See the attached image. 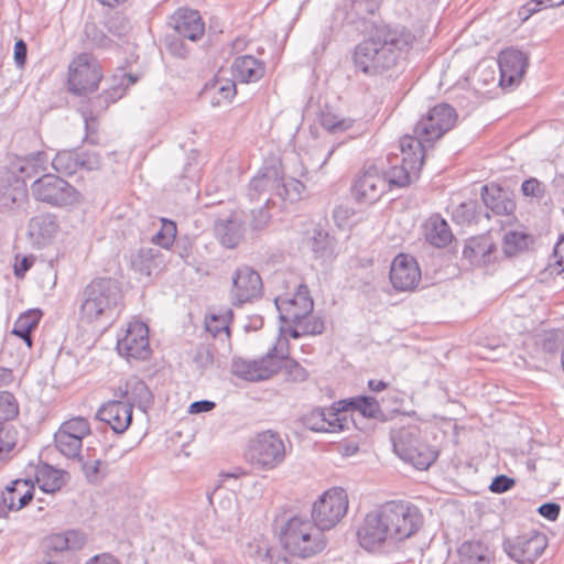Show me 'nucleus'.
I'll use <instances>...</instances> for the list:
<instances>
[{"label":"nucleus","mask_w":564,"mask_h":564,"mask_svg":"<svg viewBox=\"0 0 564 564\" xmlns=\"http://www.w3.org/2000/svg\"><path fill=\"white\" fill-rule=\"evenodd\" d=\"M184 40L185 39L176 34L169 35L166 39V46L169 52L174 56L185 58L189 53V48L184 43Z\"/></svg>","instance_id":"obj_62"},{"label":"nucleus","mask_w":564,"mask_h":564,"mask_svg":"<svg viewBox=\"0 0 564 564\" xmlns=\"http://www.w3.org/2000/svg\"><path fill=\"white\" fill-rule=\"evenodd\" d=\"M117 350L127 359H147L151 355L148 326L140 321L129 323L124 335L118 338Z\"/></svg>","instance_id":"obj_14"},{"label":"nucleus","mask_w":564,"mask_h":564,"mask_svg":"<svg viewBox=\"0 0 564 564\" xmlns=\"http://www.w3.org/2000/svg\"><path fill=\"white\" fill-rule=\"evenodd\" d=\"M232 75L242 83L259 80L264 74L263 63L251 55L237 57L232 63Z\"/></svg>","instance_id":"obj_29"},{"label":"nucleus","mask_w":564,"mask_h":564,"mask_svg":"<svg viewBox=\"0 0 564 564\" xmlns=\"http://www.w3.org/2000/svg\"><path fill=\"white\" fill-rule=\"evenodd\" d=\"M532 271L535 272V281L531 288L536 291L539 300L543 301L549 297L552 289L549 284L554 280V278L560 274L563 270L554 262V263H545L544 259L534 258V262L532 265Z\"/></svg>","instance_id":"obj_27"},{"label":"nucleus","mask_w":564,"mask_h":564,"mask_svg":"<svg viewBox=\"0 0 564 564\" xmlns=\"http://www.w3.org/2000/svg\"><path fill=\"white\" fill-rule=\"evenodd\" d=\"M57 231L58 223L56 216L51 213L36 215L28 224V235L37 247L47 245Z\"/></svg>","instance_id":"obj_24"},{"label":"nucleus","mask_w":564,"mask_h":564,"mask_svg":"<svg viewBox=\"0 0 564 564\" xmlns=\"http://www.w3.org/2000/svg\"><path fill=\"white\" fill-rule=\"evenodd\" d=\"M80 318L87 323L116 316L123 305L120 283L111 278H97L83 290Z\"/></svg>","instance_id":"obj_3"},{"label":"nucleus","mask_w":564,"mask_h":564,"mask_svg":"<svg viewBox=\"0 0 564 564\" xmlns=\"http://www.w3.org/2000/svg\"><path fill=\"white\" fill-rule=\"evenodd\" d=\"M108 31L113 35L121 37L124 36L129 30L130 24L126 17L121 14H115L111 17L107 23Z\"/></svg>","instance_id":"obj_61"},{"label":"nucleus","mask_w":564,"mask_h":564,"mask_svg":"<svg viewBox=\"0 0 564 564\" xmlns=\"http://www.w3.org/2000/svg\"><path fill=\"white\" fill-rule=\"evenodd\" d=\"M289 324L292 325L289 334L295 339L307 335H319L324 332V322L318 317L312 316L311 313L297 321H291Z\"/></svg>","instance_id":"obj_34"},{"label":"nucleus","mask_w":564,"mask_h":564,"mask_svg":"<svg viewBox=\"0 0 564 564\" xmlns=\"http://www.w3.org/2000/svg\"><path fill=\"white\" fill-rule=\"evenodd\" d=\"M35 200L52 207H68L82 202V194L67 181L55 174H44L31 185Z\"/></svg>","instance_id":"obj_8"},{"label":"nucleus","mask_w":564,"mask_h":564,"mask_svg":"<svg viewBox=\"0 0 564 564\" xmlns=\"http://www.w3.org/2000/svg\"><path fill=\"white\" fill-rule=\"evenodd\" d=\"M176 189L180 192L192 191L199 180V165L197 162V153L192 152L188 161L183 166L182 172L176 176Z\"/></svg>","instance_id":"obj_38"},{"label":"nucleus","mask_w":564,"mask_h":564,"mask_svg":"<svg viewBox=\"0 0 564 564\" xmlns=\"http://www.w3.org/2000/svg\"><path fill=\"white\" fill-rule=\"evenodd\" d=\"M54 442L57 451L67 458H78L82 460L80 451L83 442L76 436L57 431L54 435Z\"/></svg>","instance_id":"obj_41"},{"label":"nucleus","mask_w":564,"mask_h":564,"mask_svg":"<svg viewBox=\"0 0 564 564\" xmlns=\"http://www.w3.org/2000/svg\"><path fill=\"white\" fill-rule=\"evenodd\" d=\"M205 328L213 337L221 335L229 337L228 318L224 315H209L205 321Z\"/></svg>","instance_id":"obj_60"},{"label":"nucleus","mask_w":564,"mask_h":564,"mask_svg":"<svg viewBox=\"0 0 564 564\" xmlns=\"http://www.w3.org/2000/svg\"><path fill=\"white\" fill-rule=\"evenodd\" d=\"M387 189L386 180L376 169H369L358 176L351 187V194L358 203L375 204Z\"/></svg>","instance_id":"obj_18"},{"label":"nucleus","mask_w":564,"mask_h":564,"mask_svg":"<svg viewBox=\"0 0 564 564\" xmlns=\"http://www.w3.org/2000/svg\"><path fill=\"white\" fill-rule=\"evenodd\" d=\"M286 456L283 438L278 432L268 430L258 433L248 443L246 459L260 470H272L281 465Z\"/></svg>","instance_id":"obj_7"},{"label":"nucleus","mask_w":564,"mask_h":564,"mask_svg":"<svg viewBox=\"0 0 564 564\" xmlns=\"http://www.w3.org/2000/svg\"><path fill=\"white\" fill-rule=\"evenodd\" d=\"M281 366L282 358L278 356V346H274L258 360L235 358L231 371L235 376L248 381H262L278 372Z\"/></svg>","instance_id":"obj_12"},{"label":"nucleus","mask_w":564,"mask_h":564,"mask_svg":"<svg viewBox=\"0 0 564 564\" xmlns=\"http://www.w3.org/2000/svg\"><path fill=\"white\" fill-rule=\"evenodd\" d=\"M456 119L457 115L452 106L447 104L436 105L415 124L414 135L409 137L419 140L421 149L424 150L425 143H431L449 131Z\"/></svg>","instance_id":"obj_10"},{"label":"nucleus","mask_w":564,"mask_h":564,"mask_svg":"<svg viewBox=\"0 0 564 564\" xmlns=\"http://www.w3.org/2000/svg\"><path fill=\"white\" fill-rule=\"evenodd\" d=\"M207 91L217 94L219 97L213 100V105L229 102L237 94L236 84L232 79L217 77L215 82L206 86Z\"/></svg>","instance_id":"obj_45"},{"label":"nucleus","mask_w":564,"mask_h":564,"mask_svg":"<svg viewBox=\"0 0 564 564\" xmlns=\"http://www.w3.org/2000/svg\"><path fill=\"white\" fill-rule=\"evenodd\" d=\"M124 89L120 87H112L104 91L100 96H98L94 101V106H98L101 110H105L110 104L115 102L117 99L121 98Z\"/></svg>","instance_id":"obj_63"},{"label":"nucleus","mask_w":564,"mask_h":564,"mask_svg":"<svg viewBox=\"0 0 564 564\" xmlns=\"http://www.w3.org/2000/svg\"><path fill=\"white\" fill-rule=\"evenodd\" d=\"M262 292V280L259 273L250 267H240L232 276L231 301L234 305H242Z\"/></svg>","instance_id":"obj_15"},{"label":"nucleus","mask_w":564,"mask_h":564,"mask_svg":"<svg viewBox=\"0 0 564 564\" xmlns=\"http://www.w3.org/2000/svg\"><path fill=\"white\" fill-rule=\"evenodd\" d=\"M34 496V486L30 480L15 479L4 489H0V518L10 511H19L28 506Z\"/></svg>","instance_id":"obj_16"},{"label":"nucleus","mask_w":564,"mask_h":564,"mask_svg":"<svg viewBox=\"0 0 564 564\" xmlns=\"http://www.w3.org/2000/svg\"><path fill=\"white\" fill-rule=\"evenodd\" d=\"M67 478L68 474L66 471L46 465L37 471L36 482L44 492L54 494L61 490Z\"/></svg>","instance_id":"obj_32"},{"label":"nucleus","mask_w":564,"mask_h":564,"mask_svg":"<svg viewBox=\"0 0 564 564\" xmlns=\"http://www.w3.org/2000/svg\"><path fill=\"white\" fill-rule=\"evenodd\" d=\"M529 246V236L524 231L510 230L503 236V252L511 257Z\"/></svg>","instance_id":"obj_51"},{"label":"nucleus","mask_w":564,"mask_h":564,"mask_svg":"<svg viewBox=\"0 0 564 564\" xmlns=\"http://www.w3.org/2000/svg\"><path fill=\"white\" fill-rule=\"evenodd\" d=\"M423 524V516L414 505L389 501L368 513L358 529L360 545L377 551L414 535Z\"/></svg>","instance_id":"obj_1"},{"label":"nucleus","mask_w":564,"mask_h":564,"mask_svg":"<svg viewBox=\"0 0 564 564\" xmlns=\"http://www.w3.org/2000/svg\"><path fill=\"white\" fill-rule=\"evenodd\" d=\"M305 185L299 180L279 176L278 185H275V196L282 200L295 202L302 196Z\"/></svg>","instance_id":"obj_40"},{"label":"nucleus","mask_w":564,"mask_h":564,"mask_svg":"<svg viewBox=\"0 0 564 564\" xmlns=\"http://www.w3.org/2000/svg\"><path fill=\"white\" fill-rule=\"evenodd\" d=\"M459 557L468 564H487L489 562L488 547L480 541H466L458 549Z\"/></svg>","instance_id":"obj_37"},{"label":"nucleus","mask_w":564,"mask_h":564,"mask_svg":"<svg viewBox=\"0 0 564 564\" xmlns=\"http://www.w3.org/2000/svg\"><path fill=\"white\" fill-rule=\"evenodd\" d=\"M311 250L317 256L327 258L333 253V239L322 230H316L314 236L308 240Z\"/></svg>","instance_id":"obj_52"},{"label":"nucleus","mask_w":564,"mask_h":564,"mask_svg":"<svg viewBox=\"0 0 564 564\" xmlns=\"http://www.w3.org/2000/svg\"><path fill=\"white\" fill-rule=\"evenodd\" d=\"M498 66L500 72L499 85L511 87L524 76L527 57L521 51L507 48L500 53Z\"/></svg>","instance_id":"obj_20"},{"label":"nucleus","mask_w":564,"mask_h":564,"mask_svg":"<svg viewBox=\"0 0 564 564\" xmlns=\"http://www.w3.org/2000/svg\"><path fill=\"white\" fill-rule=\"evenodd\" d=\"M426 238L436 247L446 246L452 240L448 224L440 216L431 217L426 225Z\"/></svg>","instance_id":"obj_35"},{"label":"nucleus","mask_w":564,"mask_h":564,"mask_svg":"<svg viewBox=\"0 0 564 564\" xmlns=\"http://www.w3.org/2000/svg\"><path fill=\"white\" fill-rule=\"evenodd\" d=\"M421 279L417 262L411 256L398 254L390 268V281L398 291H412Z\"/></svg>","instance_id":"obj_17"},{"label":"nucleus","mask_w":564,"mask_h":564,"mask_svg":"<svg viewBox=\"0 0 564 564\" xmlns=\"http://www.w3.org/2000/svg\"><path fill=\"white\" fill-rule=\"evenodd\" d=\"M41 317L42 311L39 308H33L24 312L15 321L11 334L21 338L26 344L28 348H32V332L37 327Z\"/></svg>","instance_id":"obj_30"},{"label":"nucleus","mask_w":564,"mask_h":564,"mask_svg":"<svg viewBox=\"0 0 564 564\" xmlns=\"http://www.w3.org/2000/svg\"><path fill=\"white\" fill-rule=\"evenodd\" d=\"M390 441L393 452L417 469H427L437 458V452L421 441V430L415 424L393 427Z\"/></svg>","instance_id":"obj_5"},{"label":"nucleus","mask_w":564,"mask_h":564,"mask_svg":"<svg viewBox=\"0 0 564 564\" xmlns=\"http://www.w3.org/2000/svg\"><path fill=\"white\" fill-rule=\"evenodd\" d=\"M161 252L155 248H141L132 260L133 267L142 274L150 275L162 263Z\"/></svg>","instance_id":"obj_39"},{"label":"nucleus","mask_w":564,"mask_h":564,"mask_svg":"<svg viewBox=\"0 0 564 564\" xmlns=\"http://www.w3.org/2000/svg\"><path fill=\"white\" fill-rule=\"evenodd\" d=\"M25 198V191L18 180L14 184L0 180V208H12Z\"/></svg>","instance_id":"obj_42"},{"label":"nucleus","mask_w":564,"mask_h":564,"mask_svg":"<svg viewBox=\"0 0 564 564\" xmlns=\"http://www.w3.org/2000/svg\"><path fill=\"white\" fill-rule=\"evenodd\" d=\"M101 164L98 152L83 149L58 151L52 160L53 169L66 176L75 174L78 170L98 171Z\"/></svg>","instance_id":"obj_13"},{"label":"nucleus","mask_w":564,"mask_h":564,"mask_svg":"<svg viewBox=\"0 0 564 564\" xmlns=\"http://www.w3.org/2000/svg\"><path fill=\"white\" fill-rule=\"evenodd\" d=\"M278 356L282 358V369L285 379L292 382H303L307 379L308 372L296 360L289 358L284 351L278 349Z\"/></svg>","instance_id":"obj_49"},{"label":"nucleus","mask_w":564,"mask_h":564,"mask_svg":"<svg viewBox=\"0 0 564 564\" xmlns=\"http://www.w3.org/2000/svg\"><path fill=\"white\" fill-rule=\"evenodd\" d=\"M19 415V403L13 393L9 391H0V424L12 425L13 421Z\"/></svg>","instance_id":"obj_47"},{"label":"nucleus","mask_w":564,"mask_h":564,"mask_svg":"<svg viewBox=\"0 0 564 564\" xmlns=\"http://www.w3.org/2000/svg\"><path fill=\"white\" fill-rule=\"evenodd\" d=\"M552 210V199L545 192V186L536 178L531 177V213L547 216Z\"/></svg>","instance_id":"obj_36"},{"label":"nucleus","mask_w":564,"mask_h":564,"mask_svg":"<svg viewBox=\"0 0 564 564\" xmlns=\"http://www.w3.org/2000/svg\"><path fill=\"white\" fill-rule=\"evenodd\" d=\"M528 549L529 539L525 536H517L505 542V550L514 564H528Z\"/></svg>","instance_id":"obj_48"},{"label":"nucleus","mask_w":564,"mask_h":564,"mask_svg":"<svg viewBox=\"0 0 564 564\" xmlns=\"http://www.w3.org/2000/svg\"><path fill=\"white\" fill-rule=\"evenodd\" d=\"M283 549L292 556L308 558L326 546L324 534L308 520L293 517L280 532Z\"/></svg>","instance_id":"obj_4"},{"label":"nucleus","mask_w":564,"mask_h":564,"mask_svg":"<svg viewBox=\"0 0 564 564\" xmlns=\"http://www.w3.org/2000/svg\"><path fill=\"white\" fill-rule=\"evenodd\" d=\"M75 536V532H67L66 534H55L50 536L45 543V561H54L53 553L57 554L72 547L70 539Z\"/></svg>","instance_id":"obj_50"},{"label":"nucleus","mask_w":564,"mask_h":564,"mask_svg":"<svg viewBox=\"0 0 564 564\" xmlns=\"http://www.w3.org/2000/svg\"><path fill=\"white\" fill-rule=\"evenodd\" d=\"M477 208L478 203L476 200L460 203L453 212V220L460 226L478 223L480 213Z\"/></svg>","instance_id":"obj_46"},{"label":"nucleus","mask_w":564,"mask_h":564,"mask_svg":"<svg viewBox=\"0 0 564 564\" xmlns=\"http://www.w3.org/2000/svg\"><path fill=\"white\" fill-rule=\"evenodd\" d=\"M339 404H346L352 412L369 419H381L383 416L379 402L369 395H360L347 400H340Z\"/></svg>","instance_id":"obj_33"},{"label":"nucleus","mask_w":564,"mask_h":564,"mask_svg":"<svg viewBox=\"0 0 564 564\" xmlns=\"http://www.w3.org/2000/svg\"><path fill=\"white\" fill-rule=\"evenodd\" d=\"M57 431L76 436L83 442V438L90 434V426L86 419L77 416L64 422Z\"/></svg>","instance_id":"obj_56"},{"label":"nucleus","mask_w":564,"mask_h":564,"mask_svg":"<svg viewBox=\"0 0 564 564\" xmlns=\"http://www.w3.org/2000/svg\"><path fill=\"white\" fill-rule=\"evenodd\" d=\"M280 172L276 166L264 167L257 176H254L248 188V195L251 199H260L262 195L269 194L264 198V204L273 203L272 197L275 196V185L279 182Z\"/></svg>","instance_id":"obj_25"},{"label":"nucleus","mask_w":564,"mask_h":564,"mask_svg":"<svg viewBox=\"0 0 564 564\" xmlns=\"http://www.w3.org/2000/svg\"><path fill=\"white\" fill-rule=\"evenodd\" d=\"M194 362L200 371H204L212 367L214 362V355L210 348L207 346L198 347L194 356Z\"/></svg>","instance_id":"obj_64"},{"label":"nucleus","mask_w":564,"mask_h":564,"mask_svg":"<svg viewBox=\"0 0 564 564\" xmlns=\"http://www.w3.org/2000/svg\"><path fill=\"white\" fill-rule=\"evenodd\" d=\"M248 554L258 561V564H290L286 555L282 554L276 547L269 546L263 541H257L248 544Z\"/></svg>","instance_id":"obj_31"},{"label":"nucleus","mask_w":564,"mask_h":564,"mask_svg":"<svg viewBox=\"0 0 564 564\" xmlns=\"http://www.w3.org/2000/svg\"><path fill=\"white\" fill-rule=\"evenodd\" d=\"M302 424L313 432H325V430L333 429L329 423L326 422V411L322 409H315L301 417Z\"/></svg>","instance_id":"obj_55"},{"label":"nucleus","mask_w":564,"mask_h":564,"mask_svg":"<svg viewBox=\"0 0 564 564\" xmlns=\"http://www.w3.org/2000/svg\"><path fill=\"white\" fill-rule=\"evenodd\" d=\"M415 36L404 26L377 29L375 34L359 43L354 53L356 68L366 75H377L393 67L412 47Z\"/></svg>","instance_id":"obj_2"},{"label":"nucleus","mask_w":564,"mask_h":564,"mask_svg":"<svg viewBox=\"0 0 564 564\" xmlns=\"http://www.w3.org/2000/svg\"><path fill=\"white\" fill-rule=\"evenodd\" d=\"M496 251L497 246L489 231L486 235L471 238L464 247L463 256L471 263L486 265L494 260L492 253Z\"/></svg>","instance_id":"obj_26"},{"label":"nucleus","mask_w":564,"mask_h":564,"mask_svg":"<svg viewBox=\"0 0 564 564\" xmlns=\"http://www.w3.org/2000/svg\"><path fill=\"white\" fill-rule=\"evenodd\" d=\"M336 405L326 411V422L334 429L325 430V432L335 433L347 430L349 421L355 420L352 415L348 419V411L350 410L348 405L339 404V402Z\"/></svg>","instance_id":"obj_43"},{"label":"nucleus","mask_w":564,"mask_h":564,"mask_svg":"<svg viewBox=\"0 0 564 564\" xmlns=\"http://www.w3.org/2000/svg\"><path fill=\"white\" fill-rule=\"evenodd\" d=\"M176 225L172 220L162 219V226L160 230L152 237V242L164 249H169L176 237Z\"/></svg>","instance_id":"obj_54"},{"label":"nucleus","mask_w":564,"mask_h":564,"mask_svg":"<svg viewBox=\"0 0 564 564\" xmlns=\"http://www.w3.org/2000/svg\"><path fill=\"white\" fill-rule=\"evenodd\" d=\"M560 335L554 330H545L534 335V348L536 351L553 354L560 347Z\"/></svg>","instance_id":"obj_53"},{"label":"nucleus","mask_w":564,"mask_h":564,"mask_svg":"<svg viewBox=\"0 0 564 564\" xmlns=\"http://www.w3.org/2000/svg\"><path fill=\"white\" fill-rule=\"evenodd\" d=\"M18 431L13 425L0 424V460L17 445Z\"/></svg>","instance_id":"obj_59"},{"label":"nucleus","mask_w":564,"mask_h":564,"mask_svg":"<svg viewBox=\"0 0 564 564\" xmlns=\"http://www.w3.org/2000/svg\"><path fill=\"white\" fill-rule=\"evenodd\" d=\"M481 199L486 208L492 214L511 219V215L516 209V203L509 191L496 184L484 185L481 187Z\"/></svg>","instance_id":"obj_23"},{"label":"nucleus","mask_w":564,"mask_h":564,"mask_svg":"<svg viewBox=\"0 0 564 564\" xmlns=\"http://www.w3.org/2000/svg\"><path fill=\"white\" fill-rule=\"evenodd\" d=\"M348 496L343 488L324 492L312 508L313 524L323 533L334 528L346 514Z\"/></svg>","instance_id":"obj_11"},{"label":"nucleus","mask_w":564,"mask_h":564,"mask_svg":"<svg viewBox=\"0 0 564 564\" xmlns=\"http://www.w3.org/2000/svg\"><path fill=\"white\" fill-rule=\"evenodd\" d=\"M102 79L101 66L90 53H80L68 65V90L77 96L94 93Z\"/></svg>","instance_id":"obj_9"},{"label":"nucleus","mask_w":564,"mask_h":564,"mask_svg":"<svg viewBox=\"0 0 564 564\" xmlns=\"http://www.w3.org/2000/svg\"><path fill=\"white\" fill-rule=\"evenodd\" d=\"M169 24L174 30L175 34L187 39L192 42L198 41L205 32V24L198 11L189 9H178L170 18Z\"/></svg>","instance_id":"obj_21"},{"label":"nucleus","mask_w":564,"mask_h":564,"mask_svg":"<svg viewBox=\"0 0 564 564\" xmlns=\"http://www.w3.org/2000/svg\"><path fill=\"white\" fill-rule=\"evenodd\" d=\"M319 122L324 129L334 133L346 131L352 126L351 119L338 118V116L332 112H323Z\"/></svg>","instance_id":"obj_58"},{"label":"nucleus","mask_w":564,"mask_h":564,"mask_svg":"<svg viewBox=\"0 0 564 564\" xmlns=\"http://www.w3.org/2000/svg\"><path fill=\"white\" fill-rule=\"evenodd\" d=\"M215 234L226 248H235L243 238V224L236 216L220 219L215 224Z\"/></svg>","instance_id":"obj_28"},{"label":"nucleus","mask_w":564,"mask_h":564,"mask_svg":"<svg viewBox=\"0 0 564 564\" xmlns=\"http://www.w3.org/2000/svg\"><path fill=\"white\" fill-rule=\"evenodd\" d=\"M82 462V469L90 484H98L108 471V464L100 459L94 462Z\"/></svg>","instance_id":"obj_57"},{"label":"nucleus","mask_w":564,"mask_h":564,"mask_svg":"<svg viewBox=\"0 0 564 564\" xmlns=\"http://www.w3.org/2000/svg\"><path fill=\"white\" fill-rule=\"evenodd\" d=\"M96 416L109 424L115 433H123L132 422L131 404L121 400L108 401L98 410Z\"/></svg>","instance_id":"obj_22"},{"label":"nucleus","mask_w":564,"mask_h":564,"mask_svg":"<svg viewBox=\"0 0 564 564\" xmlns=\"http://www.w3.org/2000/svg\"><path fill=\"white\" fill-rule=\"evenodd\" d=\"M402 159L384 172L386 186L405 187L420 177L425 153L416 139L404 135L400 140Z\"/></svg>","instance_id":"obj_6"},{"label":"nucleus","mask_w":564,"mask_h":564,"mask_svg":"<svg viewBox=\"0 0 564 564\" xmlns=\"http://www.w3.org/2000/svg\"><path fill=\"white\" fill-rule=\"evenodd\" d=\"M129 389L131 409L137 404L140 409L145 410V408L152 403V393L143 381L137 378L130 379Z\"/></svg>","instance_id":"obj_44"},{"label":"nucleus","mask_w":564,"mask_h":564,"mask_svg":"<svg viewBox=\"0 0 564 564\" xmlns=\"http://www.w3.org/2000/svg\"><path fill=\"white\" fill-rule=\"evenodd\" d=\"M275 306L280 313L281 321L289 323L291 321H297L299 318L305 317L312 313L314 303L310 296L308 288L301 284L293 297H278L275 300Z\"/></svg>","instance_id":"obj_19"}]
</instances>
